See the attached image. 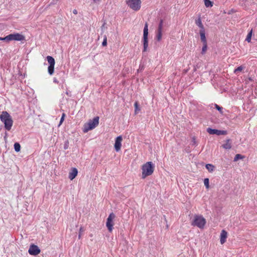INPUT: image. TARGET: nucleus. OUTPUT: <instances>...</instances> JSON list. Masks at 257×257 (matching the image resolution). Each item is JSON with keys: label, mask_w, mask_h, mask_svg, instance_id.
I'll return each instance as SVG.
<instances>
[{"label": "nucleus", "mask_w": 257, "mask_h": 257, "mask_svg": "<svg viewBox=\"0 0 257 257\" xmlns=\"http://www.w3.org/2000/svg\"><path fill=\"white\" fill-rule=\"evenodd\" d=\"M1 120L4 123L5 128L7 131H10L13 124L11 116L7 111H3L0 115Z\"/></svg>", "instance_id": "nucleus-1"}, {"label": "nucleus", "mask_w": 257, "mask_h": 257, "mask_svg": "<svg viewBox=\"0 0 257 257\" xmlns=\"http://www.w3.org/2000/svg\"><path fill=\"white\" fill-rule=\"evenodd\" d=\"M155 165L152 162H148L142 167V178L145 179L146 177L151 175L154 171Z\"/></svg>", "instance_id": "nucleus-2"}, {"label": "nucleus", "mask_w": 257, "mask_h": 257, "mask_svg": "<svg viewBox=\"0 0 257 257\" xmlns=\"http://www.w3.org/2000/svg\"><path fill=\"white\" fill-rule=\"evenodd\" d=\"M99 123V117H95L93 119H90L85 123L83 127V132L85 133L89 131L94 129Z\"/></svg>", "instance_id": "nucleus-3"}, {"label": "nucleus", "mask_w": 257, "mask_h": 257, "mask_svg": "<svg viewBox=\"0 0 257 257\" xmlns=\"http://www.w3.org/2000/svg\"><path fill=\"white\" fill-rule=\"evenodd\" d=\"M206 222V219L202 215H195L191 224L193 226H197L199 228L202 229L204 228Z\"/></svg>", "instance_id": "nucleus-4"}, {"label": "nucleus", "mask_w": 257, "mask_h": 257, "mask_svg": "<svg viewBox=\"0 0 257 257\" xmlns=\"http://www.w3.org/2000/svg\"><path fill=\"white\" fill-rule=\"evenodd\" d=\"M126 3L128 7L135 11L139 10L141 8V0H126Z\"/></svg>", "instance_id": "nucleus-5"}, {"label": "nucleus", "mask_w": 257, "mask_h": 257, "mask_svg": "<svg viewBox=\"0 0 257 257\" xmlns=\"http://www.w3.org/2000/svg\"><path fill=\"white\" fill-rule=\"evenodd\" d=\"M46 58L49 64V66L48 68V72L50 75H52L54 72V66L55 64V59L50 56H48Z\"/></svg>", "instance_id": "nucleus-6"}, {"label": "nucleus", "mask_w": 257, "mask_h": 257, "mask_svg": "<svg viewBox=\"0 0 257 257\" xmlns=\"http://www.w3.org/2000/svg\"><path fill=\"white\" fill-rule=\"evenodd\" d=\"M115 218V214L113 213H111L107 218L106 226L109 232H111L112 231L113 226L114 225L113 220Z\"/></svg>", "instance_id": "nucleus-7"}, {"label": "nucleus", "mask_w": 257, "mask_h": 257, "mask_svg": "<svg viewBox=\"0 0 257 257\" xmlns=\"http://www.w3.org/2000/svg\"><path fill=\"white\" fill-rule=\"evenodd\" d=\"M7 39H8L9 42L13 40L23 41L25 39V37L19 33H14L8 35Z\"/></svg>", "instance_id": "nucleus-8"}, {"label": "nucleus", "mask_w": 257, "mask_h": 257, "mask_svg": "<svg viewBox=\"0 0 257 257\" xmlns=\"http://www.w3.org/2000/svg\"><path fill=\"white\" fill-rule=\"evenodd\" d=\"M40 249L38 246L35 244H32L30 246L28 252L30 254L37 255L40 253Z\"/></svg>", "instance_id": "nucleus-9"}, {"label": "nucleus", "mask_w": 257, "mask_h": 257, "mask_svg": "<svg viewBox=\"0 0 257 257\" xmlns=\"http://www.w3.org/2000/svg\"><path fill=\"white\" fill-rule=\"evenodd\" d=\"M207 132L210 135H225L227 134V132L225 131H220L216 129H212L211 128H207Z\"/></svg>", "instance_id": "nucleus-10"}, {"label": "nucleus", "mask_w": 257, "mask_h": 257, "mask_svg": "<svg viewBox=\"0 0 257 257\" xmlns=\"http://www.w3.org/2000/svg\"><path fill=\"white\" fill-rule=\"evenodd\" d=\"M122 141V138L121 136L117 137L115 140L114 143V149L116 152H119L120 150V148L121 147V142Z\"/></svg>", "instance_id": "nucleus-11"}, {"label": "nucleus", "mask_w": 257, "mask_h": 257, "mask_svg": "<svg viewBox=\"0 0 257 257\" xmlns=\"http://www.w3.org/2000/svg\"><path fill=\"white\" fill-rule=\"evenodd\" d=\"M227 237V232L225 230H222L221 232L220 236V243L221 244H223V243H225V242L226 241Z\"/></svg>", "instance_id": "nucleus-12"}, {"label": "nucleus", "mask_w": 257, "mask_h": 257, "mask_svg": "<svg viewBox=\"0 0 257 257\" xmlns=\"http://www.w3.org/2000/svg\"><path fill=\"white\" fill-rule=\"evenodd\" d=\"M78 171L77 169L75 168H73L71 171L69 173V178L72 180H73L77 175Z\"/></svg>", "instance_id": "nucleus-13"}, {"label": "nucleus", "mask_w": 257, "mask_h": 257, "mask_svg": "<svg viewBox=\"0 0 257 257\" xmlns=\"http://www.w3.org/2000/svg\"><path fill=\"white\" fill-rule=\"evenodd\" d=\"M200 35V39L203 43H207L206 37H205V31L204 30H200L199 32Z\"/></svg>", "instance_id": "nucleus-14"}, {"label": "nucleus", "mask_w": 257, "mask_h": 257, "mask_svg": "<svg viewBox=\"0 0 257 257\" xmlns=\"http://www.w3.org/2000/svg\"><path fill=\"white\" fill-rule=\"evenodd\" d=\"M143 51L146 52L147 50L148 47V38H143Z\"/></svg>", "instance_id": "nucleus-15"}, {"label": "nucleus", "mask_w": 257, "mask_h": 257, "mask_svg": "<svg viewBox=\"0 0 257 257\" xmlns=\"http://www.w3.org/2000/svg\"><path fill=\"white\" fill-rule=\"evenodd\" d=\"M230 142L231 141L229 139L226 140L225 143L222 145V147L226 150L231 149V144Z\"/></svg>", "instance_id": "nucleus-16"}, {"label": "nucleus", "mask_w": 257, "mask_h": 257, "mask_svg": "<svg viewBox=\"0 0 257 257\" xmlns=\"http://www.w3.org/2000/svg\"><path fill=\"white\" fill-rule=\"evenodd\" d=\"M195 24L200 28V30H204V26L201 22L200 18H199L195 21Z\"/></svg>", "instance_id": "nucleus-17"}, {"label": "nucleus", "mask_w": 257, "mask_h": 257, "mask_svg": "<svg viewBox=\"0 0 257 257\" xmlns=\"http://www.w3.org/2000/svg\"><path fill=\"white\" fill-rule=\"evenodd\" d=\"M162 38V31L157 30L156 34V39L157 41L160 42Z\"/></svg>", "instance_id": "nucleus-18"}, {"label": "nucleus", "mask_w": 257, "mask_h": 257, "mask_svg": "<svg viewBox=\"0 0 257 257\" xmlns=\"http://www.w3.org/2000/svg\"><path fill=\"white\" fill-rule=\"evenodd\" d=\"M148 37V25L147 23L145 24L144 32H143V38H146Z\"/></svg>", "instance_id": "nucleus-19"}, {"label": "nucleus", "mask_w": 257, "mask_h": 257, "mask_svg": "<svg viewBox=\"0 0 257 257\" xmlns=\"http://www.w3.org/2000/svg\"><path fill=\"white\" fill-rule=\"evenodd\" d=\"M206 168L208 170L209 172H212L214 170V166L211 164H208L206 165Z\"/></svg>", "instance_id": "nucleus-20"}, {"label": "nucleus", "mask_w": 257, "mask_h": 257, "mask_svg": "<svg viewBox=\"0 0 257 257\" xmlns=\"http://www.w3.org/2000/svg\"><path fill=\"white\" fill-rule=\"evenodd\" d=\"M14 149L16 152H20L21 150V146L20 144L18 143H15L14 144Z\"/></svg>", "instance_id": "nucleus-21"}, {"label": "nucleus", "mask_w": 257, "mask_h": 257, "mask_svg": "<svg viewBox=\"0 0 257 257\" xmlns=\"http://www.w3.org/2000/svg\"><path fill=\"white\" fill-rule=\"evenodd\" d=\"M203 47L202 48L201 53L202 54H204L206 52V50H207V43H203Z\"/></svg>", "instance_id": "nucleus-22"}, {"label": "nucleus", "mask_w": 257, "mask_h": 257, "mask_svg": "<svg viewBox=\"0 0 257 257\" xmlns=\"http://www.w3.org/2000/svg\"><path fill=\"white\" fill-rule=\"evenodd\" d=\"M204 4L206 7H211L213 6L212 2L209 0H204Z\"/></svg>", "instance_id": "nucleus-23"}, {"label": "nucleus", "mask_w": 257, "mask_h": 257, "mask_svg": "<svg viewBox=\"0 0 257 257\" xmlns=\"http://www.w3.org/2000/svg\"><path fill=\"white\" fill-rule=\"evenodd\" d=\"M244 68V67L242 66H240L234 70V72L237 73L238 72H241Z\"/></svg>", "instance_id": "nucleus-24"}, {"label": "nucleus", "mask_w": 257, "mask_h": 257, "mask_svg": "<svg viewBox=\"0 0 257 257\" xmlns=\"http://www.w3.org/2000/svg\"><path fill=\"white\" fill-rule=\"evenodd\" d=\"M204 185L205 186L206 188L207 189H208L209 188V179H208V178L204 179Z\"/></svg>", "instance_id": "nucleus-25"}, {"label": "nucleus", "mask_w": 257, "mask_h": 257, "mask_svg": "<svg viewBox=\"0 0 257 257\" xmlns=\"http://www.w3.org/2000/svg\"><path fill=\"white\" fill-rule=\"evenodd\" d=\"M163 21L161 20L159 23L158 30V31H162L163 30Z\"/></svg>", "instance_id": "nucleus-26"}, {"label": "nucleus", "mask_w": 257, "mask_h": 257, "mask_svg": "<svg viewBox=\"0 0 257 257\" xmlns=\"http://www.w3.org/2000/svg\"><path fill=\"white\" fill-rule=\"evenodd\" d=\"M135 112L136 114H137L138 113V112L140 110L139 107L138 103L137 102H136L135 103Z\"/></svg>", "instance_id": "nucleus-27"}, {"label": "nucleus", "mask_w": 257, "mask_h": 257, "mask_svg": "<svg viewBox=\"0 0 257 257\" xmlns=\"http://www.w3.org/2000/svg\"><path fill=\"white\" fill-rule=\"evenodd\" d=\"M252 35V31H251L248 34L246 38V41L248 42H250L251 40V37Z\"/></svg>", "instance_id": "nucleus-28"}, {"label": "nucleus", "mask_w": 257, "mask_h": 257, "mask_svg": "<svg viewBox=\"0 0 257 257\" xmlns=\"http://www.w3.org/2000/svg\"><path fill=\"white\" fill-rule=\"evenodd\" d=\"M243 158V156L240 154H237L235 155L234 158V161H237L238 159H241Z\"/></svg>", "instance_id": "nucleus-29"}, {"label": "nucleus", "mask_w": 257, "mask_h": 257, "mask_svg": "<svg viewBox=\"0 0 257 257\" xmlns=\"http://www.w3.org/2000/svg\"><path fill=\"white\" fill-rule=\"evenodd\" d=\"M65 117V114L64 113H63L62 114L61 118L60 119V122H59V126H60L62 123V122H63V121L64 120Z\"/></svg>", "instance_id": "nucleus-30"}, {"label": "nucleus", "mask_w": 257, "mask_h": 257, "mask_svg": "<svg viewBox=\"0 0 257 257\" xmlns=\"http://www.w3.org/2000/svg\"><path fill=\"white\" fill-rule=\"evenodd\" d=\"M106 45H107V38H106V36H105L104 37V39H103V41L102 43V45L103 46H106Z\"/></svg>", "instance_id": "nucleus-31"}, {"label": "nucleus", "mask_w": 257, "mask_h": 257, "mask_svg": "<svg viewBox=\"0 0 257 257\" xmlns=\"http://www.w3.org/2000/svg\"><path fill=\"white\" fill-rule=\"evenodd\" d=\"M215 108L220 112V113H222V107L219 106V105L215 104Z\"/></svg>", "instance_id": "nucleus-32"}, {"label": "nucleus", "mask_w": 257, "mask_h": 257, "mask_svg": "<svg viewBox=\"0 0 257 257\" xmlns=\"http://www.w3.org/2000/svg\"><path fill=\"white\" fill-rule=\"evenodd\" d=\"M84 231L83 227H81L79 229V234L78 235V238L80 239L81 238V233Z\"/></svg>", "instance_id": "nucleus-33"}, {"label": "nucleus", "mask_w": 257, "mask_h": 257, "mask_svg": "<svg viewBox=\"0 0 257 257\" xmlns=\"http://www.w3.org/2000/svg\"><path fill=\"white\" fill-rule=\"evenodd\" d=\"M7 36H6L4 38H2L0 37V41H5L6 42H9L8 39H7Z\"/></svg>", "instance_id": "nucleus-34"}, {"label": "nucleus", "mask_w": 257, "mask_h": 257, "mask_svg": "<svg viewBox=\"0 0 257 257\" xmlns=\"http://www.w3.org/2000/svg\"><path fill=\"white\" fill-rule=\"evenodd\" d=\"M53 82L56 83H58V81L57 80V79L56 78H54L53 79Z\"/></svg>", "instance_id": "nucleus-35"}, {"label": "nucleus", "mask_w": 257, "mask_h": 257, "mask_svg": "<svg viewBox=\"0 0 257 257\" xmlns=\"http://www.w3.org/2000/svg\"><path fill=\"white\" fill-rule=\"evenodd\" d=\"M73 13L74 14H77V11L76 10H74L73 11Z\"/></svg>", "instance_id": "nucleus-36"}, {"label": "nucleus", "mask_w": 257, "mask_h": 257, "mask_svg": "<svg viewBox=\"0 0 257 257\" xmlns=\"http://www.w3.org/2000/svg\"><path fill=\"white\" fill-rule=\"evenodd\" d=\"M67 148H68L67 145H65V146H64V149H67Z\"/></svg>", "instance_id": "nucleus-37"}]
</instances>
